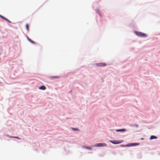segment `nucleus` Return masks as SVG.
Segmentation results:
<instances>
[{"instance_id":"nucleus-1","label":"nucleus","mask_w":160,"mask_h":160,"mask_svg":"<svg viewBox=\"0 0 160 160\" xmlns=\"http://www.w3.org/2000/svg\"><path fill=\"white\" fill-rule=\"evenodd\" d=\"M135 33L137 35L141 37H147V35L146 34L141 32L135 31Z\"/></svg>"},{"instance_id":"nucleus-2","label":"nucleus","mask_w":160,"mask_h":160,"mask_svg":"<svg viewBox=\"0 0 160 160\" xmlns=\"http://www.w3.org/2000/svg\"><path fill=\"white\" fill-rule=\"evenodd\" d=\"M110 142L114 144H118L121 143L123 142L122 140H110Z\"/></svg>"},{"instance_id":"nucleus-3","label":"nucleus","mask_w":160,"mask_h":160,"mask_svg":"<svg viewBox=\"0 0 160 160\" xmlns=\"http://www.w3.org/2000/svg\"><path fill=\"white\" fill-rule=\"evenodd\" d=\"M95 65L97 67H104L106 66L107 64L105 63H97Z\"/></svg>"},{"instance_id":"nucleus-4","label":"nucleus","mask_w":160,"mask_h":160,"mask_svg":"<svg viewBox=\"0 0 160 160\" xmlns=\"http://www.w3.org/2000/svg\"><path fill=\"white\" fill-rule=\"evenodd\" d=\"M107 145L105 143H97L95 145V147H106Z\"/></svg>"},{"instance_id":"nucleus-5","label":"nucleus","mask_w":160,"mask_h":160,"mask_svg":"<svg viewBox=\"0 0 160 160\" xmlns=\"http://www.w3.org/2000/svg\"><path fill=\"white\" fill-rule=\"evenodd\" d=\"M139 143H130V144H127L125 146H136L138 145H139Z\"/></svg>"},{"instance_id":"nucleus-6","label":"nucleus","mask_w":160,"mask_h":160,"mask_svg":"<svg viewBox=\"0 0 160 160\" xmlns=\"http://www.w3.org/2000/svg\"><path fill=\"white\" fill-rule=\"evenodd\" d=\"M0 17H1L2 18L4 19V20L8 21V22H9L10 23H11V21H10L8 19H7V18H6L4 17L1 15H0Z\"/></svg>"},{"instance_id":"nucleus-7","label":"nucleus","mask_w":160,"mask_h":160,"mask_svg":"<svg viewBox=\"0 0 160 160\" xmlns=\"http://www.w3.org/2000/svg\"><path fill=\"white\" fill-rule=\"evenodd\" d=\"M39 89L42 90H44L46 89V88L45 86H42L39 87Z\"/></svg>"},{"instance_id":"nucleus-8","label":"nucleus","mask_w":160,"mask_h":160,"mask_svg":"<svg viewBox=\"0 0 160 160\" xmlns=\"http://www.w3.org/2000/svg\"><path fill=\"white\" fill-rule=\"evenodd\" d=\"M157 137L154 136L152 135V136H151V137L150 138V139L152 140V139H157Z\"/></svg>"},{"instance_id":"nucleus-9","label":"nucleus","mask_w":160,"mask_h":160,"mask_svg":"<svg viewBox=\"0 0 160 160\" xmlns=\"http://www.w3.org/2000/svg\"><path fill=\"white\" fill-rule=\"evenodd\" d=\"M125 129H118L116 130L117 132H119V131H125Z\"/></svg>"},{"instance_id":"nucleus-10","label":"nucleus","mask_w":160,"mask_h":160,"mask_svg":"<svg viewBox=\"0 0 160 160\" xmlns=\"http://www.w3.org/2000/svg\"><path fill=\"white\" fill-rule=\"evenodd\" d=\"M26 27L27 30L29 31V26L28 24H27L26 25Z\"/></svg>"},{"instance_id":"nucleus-11","label":"nucleus","mask_w":160,"mask_h":160,"mask_svg":"<svg viewBox=\"0 0 160 160\" xmlns=\"http://www.w3.org/2000/svg\"><path fill=\"white\" fill-rule=\"evenodd\" d=\"M83 147H84L85 148L88 149L89 150H91L92 149V148L90 147H87L86 146H83Z\"/></svg>"},{"instance_id":"nucleus-12","label":"nucleus","mask_w":160,"mask_h":160,"mask_svg":"<svg viewBox=\"0 0 160 160\" xmlns=\"http://www.w3.org/2000/svg\"><path fill=\"white\" fill-rule=\"evenodd\" d=\"M28 41H30L32 43H35V42H33V41H32V40H31L30 38H28Z\"/></svg>"},{"instance_id":"nucleus-13","label":"nucleus","mask_w":160,"mask_h":160,"mask_svg":"<svg viewBox=\"0 0 160 160\" xmlns=\"http://www.w3.org/2000/svg\"><path fill=\"white\" fill-rule=\"evenodd\" d=\"M59 78V77L56 76H54V77H51L50 78Z\"/></svg>"},{"instance_id":"nucleus-14","label":"nucleus","mask_w":160,"mask_h":160,"mask_svg":"<svg viewBox=\"0 0 160 160\" xmlns=\"http://www.w3.org/2000/svg\"><path fill=\"white\" fill-rule=\"evenodd\" d=\"M72 129L74 130H79V129L78 128H72Z\"/></svg>"},{"instance_id":"nucleus-15","label":"nucleus","mask_w":160,"mask_h":160,"mask_svg":"<svg viewBox=\"0 0 160 160\" xmlns=\"http://www.w3.org/2000/svg\"><path fill=\"white\" fill-rule=\"evenodd\" d=\"M13 137V138H17V139H20V138H18V137Z\"/></svg>"},{"instance_id":"nucleus-16","label":"nucleus","mask_w":160,"mask_h":160,"mask_svg":"<svg viewBox=\"0 0 160 160\" xmlns=\"http://www.w3.org/2000/svg\"><path fill=\"white\" fill-rule=\"evenodd\" d=\"M125 146H126V145H121V147H126Z\"/></svg>"},{"instance_id":"nucleus-17","label":"nucleus","mask_w":160,"mask_h":160,"mask_svg":"<svg viewBox=\"0 0 160 160\" xmlns=\"http://www.w3.org/2000/svg\"><path fill=\"white\" fill-rule=\"evenodd\" d=\"M13 136H9V138H13Z\"/></svg>"},{"instance_id":"nucleus-18","label":"nucleus","mask_w":160,"mask_h":160,"mask_svg":"<svg viewBox=\"0 0 160 160\" xmlns=\"http://www.w3.org/2000/svg\"><path fill=\"white\" fill-rule=\"evenodd\" d=\"M141 139H142V140H143V138H141Z\"/></svg>"},{"instance_id":"nucleus-19","label":"nucleus","mask_w":160,"mask_h":160,"mask_svg":"<svg viewBox=\"0 0 160 160\" xmlns=\"http://www.w3.org/2000/svg\"><path fill=\"white\" fill-rule=\"evenodd\" d=\"M136 126L137 127H138V125H136Z\"/></svg>"}]
</instances>
